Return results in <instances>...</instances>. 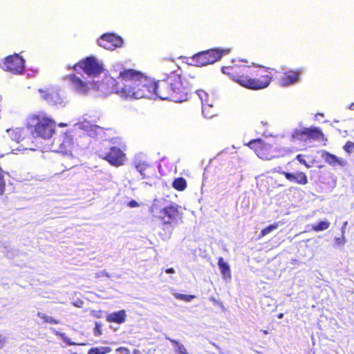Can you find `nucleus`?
I'll return each mask as SVG.
<instances>
[{
    "instance_id": "obj_28",
    "label": "nucleus",
    "mask_w": 354,
    "mask_h": 354,
    "mask_svg": "<svg viewBox=\"0 0 354 354\" xmlns=\"http://www.w3.org/2000/svg\"><path fill=\"white\" fill-rule=\"evenodd\" d=\"M175 297L178 299H180V300L188 302V301H191L193 299H194L195 296L176 293V294H175Z\"/></svg>"
},
{
    "instance_id": "obj_10",
    "label": "nucleus",
    "mask_w": 354,
    "mask_h": 354,
    "mask_svg": "<svg viewBox=\"0 0 354 354\" xmlns=\"http://www.w3.org/2000/svg\"><path fill=\"white\" fill-rule=\"evenodd\" d=\"M99 156L117 167L123 165L127 160L126 154L115 146L101 149L99 151Z\"/></svg>"
},
{
    "instance_id": "obj_13",
    "label": "nucleus",
    "mask_w": 354,
    "mask_h": 354,
    "mask_svg": "<svg viewBox=\"0 0 354 354\" xmlns=\"http://www.w3.org/2000/svg\"><path fill=\"white\" fill-rule=\"evenodd\" d=\"M301 73V70H290L284 72L279 79V83L281 86H287L297 83Z\"/></svg>"
},
{
    "instance_id": "obj_39",
    "label": "nucleus",
    "mask_w": 354,
    "mask_h": 354,
    "mask_svg": "<svg viewBox=\"0 0 354 354\" xmlns=\"http://www.w3.org/2000/svg\"><path fill=\"white\" fill-rule=\"evenodd\" d=\"M277 317L279 319H282L283 317V313H279L277 315Z\"/></svg>"
},
{
    "instance_id": "obj_1",
    "label": "nucleus",
    "mask_w": 354,
    "mask_h": 354,
    "mask_svg": "<svg viewBox=\"0 0 354 354\" xmlns=\"http://www.w3.org/2000/svg\"><path fill=\"white\" fill-rule=\"evenodd\" d=\"M162 70L172 69L163 79L156 82L140 71L123 69L113 86L115 93L124 99L151 98L156 96L163 100L182 102L187 100L191 82L183 76L174 60L164 59L160 64Z\"/></svg>"
},
{
    "instance_id": "obj_26",
    "label": "nucleus",
    "mask_w": 354,
    "mask_h": 354,
    "mask_svg": "<svg viewBox=\"0 0 354 354\" xmlns=\"http://www.w3.org/2000/svg\"><path fill=\"white\" fill-rule=\"evenodd\" d=\"M330 223L327 221H319L317 224L312 226V230L315 232H320L327 230Z\"/></svg>"
},
{
    "instance_id": "obj_19",
    "label": "nucleus",
    "mask_w": 354,
    "mask_h": 354,
    "mask_svg": "<svg viewBox=\"0 0 354 354\" xmlns=\"http://www.w3.org/2000/svg\"><path fill=\"white\" fill-rule=\"evenodd\" d=\"M172 187L177 191L182 192L184 191L187 187V183L186 180L183 177L176 178L174 180L172 183Z\"/></svg>"
},
{
    "instance_id": "obj_5",
    "label": "nucleus",
    "mask_w": 354,
    "mask_h": 354,
    "mask_svg": "<svg viewBox=\"0 0 354 354\" xmlns=\"http://www.w3.org/2000/svg\"><path fill=\"white\" fill-rule=\"evenodd\" d=\"M290 140L294 143H308L313 141H322L326 143L328 142L322 129L315 126L293 129Z\"/></svg>"
},
{
    "instance_id": "obj_42",
    "label": "nucleus",
    "mask_w": 354,
    "mask_h": 354,
    "mask_svg": "<svg viewBox=\"0 0 354 354\" xmlns=\"http://www.w3.org/2000/svg\"><path fill=\"white\" fill-rule=\"evenodd\" d=\"M2 342L1 337L0 336V344Z\"/></svg>"
},
{
    "instance_id": "obj_2",
    "label": "nucleus",
    "mask_w": 354,
    "mask_h": 354,
    "mask_svg": "<svg viewBox=\"0 0 354 354\" xmlns=\"http://www.w3.org/2000/svg\"><path fill=\"white\" fill-rule=\"evenodd\" d=\"M222 71L241 86L254 91L269 86L273 80V68L263 66L237 64L223 67Z\"/></svg>"
},
{
    "instance_id": "obj_9",
    "label": "nucleus",
    "mask_w": 354,
    "mask_h": 354,
    "mask_svg": "<svg viewBox=\"0 0 354 354\" xmlns=\"http://www.w3.org/2000/svg\"><path fill=\"white\" fill-rule=\"evenodd\" d=\"M77 68H81L86 75L96 77L103 73L104 68L102 62L98 61L93 56L86 57L75 64L71 68L77 71Z\"/></svg>"
},
{
    "instance_id": "obj_27",
    "label": "nucleus",
    "mask_w": 354,
    "mask_h": 354,
    "mask_svg": "<svg viewBox=\"0 0 354 354\" xmlns=\"http://www.w3.org/2000/svg\"><path fill=\"white\" fill-rule=\"evenodd\" d=\"M169 339L173 344H174L176 346V353H178V354H188V352L183 344H180L179 342L176 341L175 339Z\"/></svg>"
},
{
    "instance_id": "obj_29",
    "label": "nucleus",
    "mask_w": 354,
    "mask_h": 354,
    "mask_svg": "<svg viewBox=\"0 0 354 354\" xmlns=\"http://www.w3.org/2000/svg\"><path fill=\"white\" fill-rule=\"evenodd\" d=\"M343 149L346 153H352L354 150V142L350 140L347 141L344 145Z\"/></svg>"
},
{
    "instance_id": "obj_3",
    "label": "nucleus",
    "mask_w": 354,
    "mask_h": 354,
    "mask_svg": "<svg viewBox=\"0 0 354 354\" xmlns=\"http://www.w3.org/2000/svg\"><path fill=\"white\" fill-rule=\"evenodd\" d=\"M25 125L32 138L48 140L55 133L56 123L45 112L37 111L27 116Z\"/></svg>"
},
{
    "instance_id": "obj_16",
    "label": "nucleus",
    "mask_w": 354,
    "mask_h": 354,
    "mask_svg": "<svg viewBox=\"0 0 354 354\" xmlns=\"http://www.w3.org/2000/svg\"><path fill=\"white\" fill-rule=\"evenodd\" d=\"M127 315L124 310L110 313L106 315V321L110 323L122 324L126 321Z\"/></svg>"
},
{
    "instance_id": "obj_11",
    "label": "nucleus",
    "mask_w": 354,
    "mask_h": 354,
    "mask_svg": "<svg viewBox=\"0 0 354 354\" xmlns=\"http://www.w3.org/2000/svg\"><path fill=\"white\" fill-rule=\"evenodd\" d=\"M25 60L19 54L6 57L1 68L13 74H20L24 70Z\"/></svg>"
},
{
    "instance_id": "obj_25",
    "label": "nucleus",
    "mask_w": 354,
    "mask_h": 354,
    "mask_svg": "<svg viewBox=\"0 0 354 354\" xmlns=\"http://www.w3.org/2000/svg\"><path fill=\"white\" fill-rule=\"evenodd\" d=\"M111 351L109 346L93 347L88 351V354H106Z\"/></svg>"
},
{
    "instance_id": "obj_14",
    "label": "nucleus",
    "mask_w": 354,
    "mask_h": 354,
    "mask_svg": "<svg viewBox=\"0 0 354 354\" xmlns=\"http://www.w3.org/2000/svg\"><path fill=\"white\" fill-rule=\"evenodd\" d=\"M66 78L69 80L71 85L77 92L80 93H86L89 90L88 83L83 81L75 74H70Z\"/></svg>"
},
{
    "instance_id": "obj_24",
    "label": "nucleus",
    "mask_w": 354,
    "mask_h": 354,
    "mask_svg": "<svg viewBox=\"0 0 354 354\" xmlns=\"http://www.w3.org/2000/svg\"><path fill=\"white\" fill-rule=\"evenodd\" d=\"M37 316L39 318H40L41 319L43 320V323L54 324V325H56V324H59V321L58 320H57L56 319H55L54 317H53L51 316L47 315L45 313H41V312H38L37 313Z\"/></svg>"
},
{
    "instance_id": "obj_22",
    "label": "nucleus",
    "mask_w": 354,
    "mask_h": 354,
    "mask_svg": "<svg viewBox=\"0 0 354 354\" xmlns=\"http://www.w3.org/2000/svg\"><path fill=\"white\" fill-rule=\"evenodd\" d=\"M202 112L205 118H211L216 115V109L214 105H208L205 103L202 105Z\"/></svg>"
},
{
    "instance_id": "obj_23",
    "label": "nucleus",
    "mask_w": 354,
    "mask_h": 354,
    "mask_svg": "<svg viewBox=\"0 0 354 354\" xmlns=\"http://www.w3.org/2000/svg\"><path fill=\"white\" fill-rule=\"evenodd\" d=\"M280 225L279 222H274V223L270 225L269 226L263 228L260 232L259 234L258 235V239H260L262 237L266 236L269 233L272 232V231L277 230Z\"/></svg>"
},
{
    "instance_id": "obj_12",
    "label": "nucleus",
    "mask_w": 354,
    "mask_h": 354,
    "mask_svg": "<svg viewBox=\"0 0 354 354\" xmlns=\"http://www.w3.org/2000/svg\"><path fill=\"white\" fill-rule=\"evenodd\" d=\"M98 44L105 49L113 50L123 45L121 37L113 33L103 34L97 40Z\"/></svg>"
},
{
    "instance_id": "obj_18",
    "label": "nucleus",
    "mask_w": 354,
    "mask_h": 354,
    "mask_svg": "<svg viewBox=\"0 0 354 354\" xmlns=\"http://www.w3.org/2000/svg\"><path fill=\"white\" fill-rule=\"evenodd\" d=\"M218 266L221 272L225 279L231 278V271L228 264L224 261V259L221 257L218 258Z\"/></svg>"
},
{
    "instance_id": "obj_40",
    "label": "nucleus",
    "mask_w": 354,
    "mask_h": 354,
    "mask_svg": "<svg viewBox=\"0 0 354 354\" xmlns=\"http://www.w3.org/2000/svg\"><path fill=\"white\" fill-rule=\"evenodd\" d=\"M263 333L265 335H267V334H268V330H263Z\"/></svg>"
},
{
    "instance_id": "obj_21",
    "label": "nucleus",
    "mask_w": 354,
    "mask_h": 354,
    "mask_svg": "<svg viewBox=\"0 0 354 354\" xmlns=\"http://www.w3.org/2000/svg\"><path fill=\"white\" fill-rule=\"evenodd\" d=\"M134 166L136 170L140 174L142 178H146L147 175L145 174V171L147 170V169L149 168V165L142 160H137L134 162Z\"/></svg>"
},
{
    "instance_id": "obj_37",
    "label": "nucleus",
    "mask_w": 354,
    "mask_h": 354,
    "mask_svg": "<svg viewBox=\"0 0 354 354\" xmlns=\"http://www.w3.org/2000/svg\"><path fill=\"white\" fill-rule=\"evenodd\" d=\"M165 272L168 274H174L175 272V270L172 268H169L165 270Z\"/></svg>"
},
{
    "instance_id": "obj_33",
    "label": "nucleus",
    "mask_w": 354,
    "mask_h": 354,
    "mask_svg": "<svg viewBox=\"0 0 354 354\" xmlns=\"http://www.w3.org/2000/svg\"><path fill=\"white\" fill-rule=\"evenodd\" d=\"M198 94L201 98V102H203V99H208L209 97L208 94L204 91H200Z\"/></svg>"
},
{
    "instance_id": "obj_17",
    "label": "nucleus",
    "mask_w": 354,
    "mask_h": 354,
    "mask_svg": "<svg viewBox=\"0 0 354 354\" xmlns=\"http://www.w3.org/2000/svg\"><path fill=\"white\" fill-rule=\"evenodd\" d=\"M10 136L12 139L18 143L24 141L26 138H28L27 132L24 128H16L10 130Z\"/></svg>"
},
{
    "instance_id": "obj_20",
    "label": "nucleus",
    "mask_w": 354,
    "mask_h": 354,
    "mask_svg": "<svg viewBox=\"0 0 354 354\" xmlns=\"http://www.w3.org/2000/svg\"><path fill=\"white\" fill-rule=\"evenodd\" d=\"M39 93H40L41 98L48 102H53L55 97L57 95L54 91L48 89L40 88L39 89Z\"/></svg>"
},
{
    "instance_id": "obj_41",
    "label": "nucleus",
    "mask_w": 354,
    "mask_h": 354,
    "mask_svg": "<svg viewBox=\"0 0 354 354\" xmlns=\"http://www.w3.org/2000/svg\"><path fill=\"white\" fill-rule=\"evenodd\" d=\"M190 77H191L192 80H194V79L195 78V76H192V77L190 76Z\"/></svg>"
},
{
    "instance_id": "obj_30",
    "label": "nucleus",
    "mask_w": 354,
    "mask_h": 354,
    "mask_svg": "<svg viewBox=\"0 0 354 354\" xmlns=\"http://www.w3.org/2000/svg\"><path fill=\"white\" fill-rule=\"evenodd\" d=\"M6 187L4 171L0 168V194H3Z\"/></svg>"
},
{
    "instance_id": "obj_6",
    "label": "nucleus",
    "mask_w": 354,
    "mask_h": 354,
    "mask_svg": "<svg viewBox=\"0 0 354 354\" xmlns=\"http://www.w3.org/2000/svg\"><path fill=\"white\" fill-rule=\"evenodd\" d=\"M295 160H297L299 163L304 165L308 169L311 167V165H309L305 160V155L297 154L295 159L288 162V165L290 167L292 171H286L279 169L278 170V172L283 175L286 179L291 183L299 185H305L308 183L307 174L304 171H295L297 165Z\"/></svg>"
},
{
    "instance_id": "obj_15",
    "label": "nucleus",
    "mask_w": 354,
    "mask_h": 354,
    "mask_svg": "<svg viewBox=\"0 0 354 354\" xmlns=\"http://www.w3.org/2000/svg\"><path fill=\"white\" fill-rule=\"evenodd\" d=\"M322 157L324 158L326 163L333 167H335L337 165L344 167L347 164V162L344 159L342 158H338L335 155L330 153V152L326 151H324L322 152Z\"/></svg>"
},
{
    "instance_id": "obj_7",
    "label": "nucleus",
    "mask_w": 354,
    "mask_h": 354,
    "mask_svg": "<svg viewBox=\"0 0 354 354\" xmlns=\"http://www.w3.org/2000/svg\"><path fill=\"white\" fill-rule=\"evenodd\" d=\"M246 145L261 159L270 160L279 157L277 148L262 139L252 140Z\"/></svg>"
},
{
    "instance_id": "obj_36",
    "label": "nucleus",
    "mask_w": 354,
    "mask_h": 354,
    "mask_svg": "<svg viewBox=\"0 0 354 354\" xmlns=\"http://www.w3.org/2000/svg\"><path fill=\"white\" fill-rule=\"evenodd\" d=\"M138 205V203L135 200H131L128 203V206L130 207H136Z\"/></svg>"
},
{
    "instance_id": "obj_34",
    "label": "nucleus",
    "mask_w": 354,
    "mask_h": 354,
    "mask_svg": "<svg viewBox=\"0 0 354 354\" xmlns=\"http://www.w3.org/2000/svg\"><path fill=\"white\" fill-rule=\"evenodd\" d=\"M335 241L338 245H343L345 243V238L342 235V237L335 238Z\"/></svg>"
},
{
    "instance_id": "obj_4",
    "label": "nucleus",
    "mask_w": 354,
    "mask_h": 354,
    "mask_svg": "<svg viewBox=\"0 0 354 354\" xmlns=\"http://www.w3.org/2000/svg\"><path fill=\"white\" fill-rule=\"evenodd\" d=\"M149 212L153 218L159 222L163 230L169 231V234L171 233V230L175 226L183 221V212L180 207L175 203L164 207L153 204L150 207Z\"/></svg>"
},
{
    "instance_id": "obj_38",
    "label": "nucleus",
    "mask_w": 354,
    "mask_h": 354,
    "mask_svg": "<svg viewBox=\"0 0 354 354\" xmlns=\"http://www.w3.org/2000/svg\"><path fill=\"white\" fill-rule=\"evenodd\" d=\"M133 354H142V353H141V351H140V350H138V349H134V350L133 351Z\"/></svg>"
},
{
    "instance_id": "obj_35",
    "label": "nucleus",
    "mask_w": 354,
    "mask_h": 354,
    "mask_svg": "<svg viewBox=\"0 0 354 354\" xmlns=\"http://www.w3.org/2000/svg\"><path fill=\"white\" fill-rule=\"evenodd\" d=\"M207 104L208 105H214V100L212 97H209L208 99H203V102H201L202 105Z\"/></svg>"
},
{
    "instance_id": "obj_8",
    "label": "nucleus",
    "mask_w": 354,
    "mask_h": 354,
    "mask_svg": "<svg viewBox=\"0 0 354 354\" xmlns=\"http://www.w3.org/2000/svg\"><path fill=\"white\" fill-rule=\"evenodd\" d=\"M229 52V49L211 48L196 53L191 59L197 66H204L215 63Z\"/></svg>"
},
{
    "instance_id": "obj_31",
    "label": "nucleus",
    "mask_w": 354,
    "mask_h": 354,
    "mask_svg": "<svg viewBox=\"0 0 354 354\" xmlns=\"http://www.w3.org/2000/svg\"><path fill=\"white\" fill-rule=\"evenodd\" d=\"M93 334L95 337H99L102 335V324L99 322H95L93 328Z\"/></svg>"
},
{
    "instance_id": "obj_32",
    "label": "nucleus",
    "mask_w": 354,
    "mask_h": 354,
    "mask_svg": "<svg viewBox=\"0 0 354 354\" xmlns=\"http://www.w3.org/2000/svg\"><path fill=\"white\" fill-rule=\"evenodd\" d=\"M117 353L120 354H130V351L127 347L120 346L115 349Z\"/></svg>"
}]
</instances>
